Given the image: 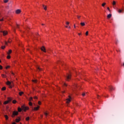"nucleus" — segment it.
<instances>
[{
	"instance_id": "nucleus-1",
	"label": "nucleus",
	"mask_w": 124,
	"mask_h": 124,
	"mask_svg": "<svg viewBox=\"0 0 124 124\" xmlns=\"http://www.w3.org/2000/svg\"><path fill=\"white\" fill-rule=\"evenodd\" d=\"M117 11L118 13H124V7H123L121 9L117 8Z\"/></svg>"
},
{
	"instance_id": "nucleus-2",
	"label": "nucleus",
	"mask_w": 124,
	"mask_h": 124,
	"mask_svg": "<svg viewBox=\"0 0 124 124\" xmlns=\"http://www.w3.org/2000/svg\"><path fill=\"white\" fill-rule=\"evenodd\" d=\"M71 78V75L70 74H67L66 76V81H69Z\"/></svg>"
},
{
	"instance_id": "nucleus-3",
	"label": "nucleus",
	"mask_w": 124,
	"mask_h": 124,
	"mask_svg": "<svg viewBox=\"0 0 124 124\" xmlns=\"http://www.w3.org/2000/svg\"><path fill=\"white\" fill-rule=\"evenodd\" d=\"M7 85H8V86H9V88H10V89H12V88L13 87V85H12L11 84V82L8 81L7 82Z\"/></svg>"
},
{
	"instance_id": "nucleus-4",
	"label": "nucleus",
	"mask_w": 124,
	"mask_h": 124,
	"mask_svg": "<svg viewBox=\"0 0 124 124\" xmlns=\"http://www.w3.org/2000/svg\"><path fill=\"white\" fill-rule=\"evenodd\" d=\"M21 108H22V110L25 111V112H26L27 111V110H29V107H26V106H25V105L22 106Z\"/></svg>"
},
{
	"instance_id": "nucleus-5",
	"label": "nucleus",
	"mask_w": 124,
	"mask_h": 124,
	"mask_svg": "<svg viewBox=\"0 0 124 124\" xmlns=\"http://www.w3.org/2000/svg\"><path fill=\"white\" fill-rule=\"evenodd\" d=\"M18 112L17 111H14L13 112V114L12 115V118H14L15 116L18 115Z\"/></svg>"
},
{
	"instance_id": "nucleus-6",
	"label": "nucleus",
	"mask_w": 124,
	"mask_h": 124,
	"mask_svg": "<svg viewBox=\"0 0 124 124\" xmlns=\"http://www.w3.org/2000/svg\"><path fill=\"white\" fill-rule=\"evenodd\" d=\"M21 12V11L20 9H17L16 10V14H20Z\"/></svg>"
},
{
	"instance_id": "nucleus-7",
	"label": "nucleus",
	"mask_w": 124,
	"mask_h": 124,
	"mask_svg": "<svg viewBox=\"0 0 124 124\" xmlns=\"http://www.w3.org/2000/svg\"><path fill=\"white\" fill-rule=\"evenodd\" d=\"M41 51H43L45 53H46V49L45 48V47L42 46V47L41 48Z\"/></svg>"
},
{
	"instance_id": "nucleus-8",
	"label": "nucleus",
	"mask_w": 124,
	"mask_h": 124,
	"mask_svg": "<svg viewBox=\"0 0 124 124\" xmlns=\"http://www.w3.org/2000/svg\"><path fill=\"white\" fill-rule=\"evenodd\" d=\"M71 97H70V96H69V98L67 99L66 100V103H69V102H70L71 101Z\"/></svg>"
},
{
	"instance_id": "nucleus-9",
	"label": "nucleus",
	"mask_w": 124,
	"mask_h": 124,
	"mask_svg": "<svg viewBox=\"0 0 124 124\" xmlns=\"http://www.w3.org/2000/svg\"><path fill=\"white\" fill-rule=\"evenodd\" d=\"M20 121H21V118H20V117H18V118H16V123H19V122H20Z\"/></svg>"
},
{
	"instance_id": "nucleus-10",
	"label": "nucleus",
	"mask_w": 124,
	"mask_h": 124,
	"mask_svg": "<svg viewBox=\"0 0 124 124\" xmlns=\"http://www.w3.org/2000/svg\"><path fill=\"white\" fill-rule=\"evenodd\" d=\"M109 90L110 91H114L115 90V88L112 86H109Z\"/></svg>"
},
{
	"instance_id": "nucleus-11",
	"label": "nucleus",
	"mask_w": 124,
	"mask_h": 124,
	"mask_svg": "<svg viewBox=\"0 0 124 124\" xmlns=\"http://www.w3.org/2000/svg\"><path fill=\"white\" fill-rule=\"evenodd\" d=\"M39 109V106H38L37 107L34 108V110L35 111H37Z\"/></svg>"
},
{
	"instance_id": "nucleus-12",
	"label": "nucleus",
	"mask_w": 124,
	"mask_h": 124,
	"mask_svg": "<svg viewBox=\"0 0 124 124\" xmlns=\"http://www.w3.org/2000/svg\"><path fill=\"white\" fill-rule=\"evenodd\" d=\"M37 69L38 71H41L42 70V69L40 68V67L37 66Z\"/></svg>"
},
{
	"instance_id": "nucleus-13",
	"label": "nucleus",
	"mask_w": 124,
	"mask_h": 124,
	"mask_svg": "<svg viewBox=\"0 0 124 124\" xmlns=\"http://www.w3.org/2000/svg\"><path fill=\"white\" fill-rule=\"evenodd\" d=\"M2 32H3V35H6V34H7V31H3Z\"/></svg>"
},
{
	"instance_id": "nucleus-14",
	"label": "nucleus",
	"mask_w": 124,
	"mask_h": 124,
	"mask_svg": "<svg viewBox=\"0 0 124 124\" xmlns=\"http://www.w3.org/2000/svg\"><path fill=\"white\" fill-rule=\"evenodd\" d=\"M43 7L45 10H47V6H45V5H43Z\"/></svg>"
},
{
	"instance_id": "nucleus-15",
	"label": "nucleus",
	"mask_w": 124,
	"mask_h": 124,
	"mask_svg": "<svg viewBox=\"0 0 124 124\" xmlns=\"http://www.w3.org/2000/svg\"><path fill=\"white\" fill-rule=\"evenodd\" d=\"M11 53H12V50H11V49H10L8 52H7V54L8 55H10V54H11Z\"/></svg>"
},
{
	"instance_id": "nucleus-16",
	"label": "nucleus",
	"mask_w": 124,
	"mask_h": 124,
	"mask_svg": "<svg viewBox=\"0 0 124 124\" xmlns=\"http://www.w3.org/2000/svg\"><path fill=\"white\" fill-rule=\"evenodd\" d=\"M23 94H24V92H20L19 93V94L20 96L22 95Z\"/></svg>"
},
{
	"instance_id": "nucleus-17",
	"label": "nucleus",
	"mask_w": 124,
	"mask_h": 124,
	"mask_svg": "<svg viewBox=\"0 0 124 124\" xmlns=\"http://www.w3.org/2000/svg\"><path fill=\"white\" fill-rule=\"evenodd\" d=\"M8 103H9V101H6L4 102V104H8Z\"/></svg>"
},
{
	"instance_id": "nucleus-18",
	"label": "nucleus",
	"mask_w": 124,
	"mask_h": 124,
	"mask_svg": "<svg viewBox=\"0 0 124 124\" xmlns=\"http://www.w3.org/2000/svg\"><path fill=\"white\" fill-rule=\"evenodd\" d=\"M18 112H22V108H18Z\"/></svg>"
},
{
	"instance_id": "nucleus-19",
	"label": "nucleus",
	"mask_w": 124,
	"mask_h": 124,
	"mask_svg": "<svg viewBox=\"0 0 124 124\" xmlns=\"http://www.w3.org/2000/svg\"><path fill=\"white\" fill-rule=\"evenodd\" d=\"M105 5H106V3H105V2L102 4V6H103V7H104V6H105Z\"/></svg>"
},
{
	"instance_id": "nucleus-20",
	"label": "nucleus",
	"mask_w": 124,
	"mask_h": 124,
	"mask_svg": "<svg viewBox=\"0 0 124 124\" xmlns=\"http://www.w3.org/2000/svg\"><path fill=\"white\" fill-rule=\"evenodd\" d=\"M32 82H33V83H37V80L36 79L32 80Z\"/></svg>"
},
{
	"instance_id": "nucleus-21",
	"label": "nucleus",
	"mask_w": 124,
	"mask_h": 124,
	"mask_svg": "<svg viewBox=\"0 0 124 124\" xmlns=\"http://www.w3.org/2000/svg\"><path fill=\"white\" fill-rule=\"evenodd\" d=\"M112 5H116V1H113Z\"/></svg>"
},
{
	"instance_id": "nucleus-22",
	"label": "nucleus",
	"mask_w": 124,
	"mask_h": 124,
	"mask_svg": "<svg viewBox=\"0 0 124 124\" xmlns=\"http://www.w3.org/2000/svg\"><path fill=\"white\" fill-rule=\"evenodd\" d=\"M80 25H81V26H85V23H84V22H81V23H80Z\"/></svg>"
},
{
	"instance_id": "nucleus-23",
	"label": "nucleus",
	"mask_w": 124,
	"mask_h": 124,
	"mask_svg": "<svg viewBox=\"0 0 124 124\" xmlns=\"http://www.w3.org/2000/svg\"><path fill=\"white\" fill-rule=\"evenodd\" d=\"M5 90H6V88H5V87L2 88V91H5Z\"/></svg>"
},
{
	"instance_id": "nucleus-24",
	"label": "nucleus",
	"mask_w": 124,
	"mask_h": 124,
	"mask_svg": "<svg viewBox=\"0 0 124 124\" xmlns=\"http://www.w3.org/2000/svg\"><path fill=\"white\" fill-rule=\"evenodd\" d=\"M4 117H5L6 120H8V116L7 115H5Z\"/></svg>"
},
{
	"instance_id": "nucleus-25",
	"label": "nucleus",
	"mask_w": 124,
	"mask_h": 124,
	"mask_svg": "<svg viewBox=\"0 0 124 124\" xmlns=\"http://www.w3.org/2000/svg\"><path fill=\"white\" fill-rule=\"evenodd\" d=\"M29 101L31 102V100H32V97H30V98H29Z\"/></svg>"
},
{
	"instance_id": "nucleus-26",
	"label": "nucleus",
	"mask_w": 124,
	"mask_h": 124,
	"mask_svg": "<svg viewBox=\"0 0 124 124\" xmlns=\"http://www.w3.org/2000/svg\"><path fill=\"white\" fill-rule=\"evenodd\" d=\"M30 120V117H27L26 118V121H29Z\"/></svg>"
},
{
	"instance_id": "nucleus-27",
	"label": "nucleus",
	"mask_w": 124,
	"mask_h": 124,
	"mask_svg": "<svg viewBox=\"0 0 124 124\" xmlns=\"http://www.w3.org/2000/svg\"><path fill=\"white\" fill-rule=\"evenodd\" d=\"M4 2L5 3H6L7 2H8V0H4Z\"/></svg>"
},
{
	"instance_id": "nucleus-28",
	"label": "nucleus",
	"mask_w": 124,
	"mask_h": 124,
	"mask_svg": "<svg viewBox=\"0 0 124 124\" xmlns=\"http://www.w3.org/2000/svg\"><path fill=\"white\" fill-rule=\"evenodd\" d=\"M29 105L30 106H32V103L31 102H29Z\"/></svg>"
},
{
	"instance_id": "nucleus-29",
	"label": "nucleus",
	"mask_w": 124,
	"mask_h": 124,
	"mask_svg": "<svg viewBox=\"0 0 124 124\" xmlns=\"http://www.w3.org/2000/svg\"><path fill=\"white\" fill-rule=\"evenodd\" d=\"M17 102L16 101V100H13V103H14V104H15V103H16Z\"/></svg>"
},
{
	"instance_id": "nucleus-30",
	"label": "nucleus",
	"mask_w": 124,
	"mask_h": 124,
	"mask_svg": "<svg viewBox=\"0 0 124 124\" xmlns=\"http://www.w3.org/2000/svg\"><path fill=\"white\" fill-rule=\"evenodd\" d=\"M63 86H65V87H67V84H66V83H64L63 84Z\"/></svg>"
},
{
	"instance_id": "nucleus-31",
	"label": "nucleus",
	"mask_w": 124,
	"mask_h": 124,
	"mask_svg": "<svg viewBox=\"0 0 124 124\" xmlns=\"http://www.w3.org/2000/svg\"><path fill=\"white\" fill-rule=\"evenodd\" d=\"M45 116H48V113H47V112H45Z\"/></svg>"
},
{
	"instance_id": "nucleus-32",
	"label": "nucleus",
	"mask_w": 124,
	"mask_h": 124,
	"mask_svg": "<svg viewBox=\"0 0 124 124\" xmlns=\"http://www.w3.org/2000/svg\"><path fill=\"white\" fill-rule=\"evenodd\" d=\"M1 76H2V77H3V78H4V77H5L6 76L2 74V75H1Z\"/></svg>"
},
{
	"instance_id": "nucleus-33",
	"label": "nucleus",
	"mask_w": 124,
	"mask_h": 124,
	"mask_svg": "<svg viewBox=\"0 0 124 124\" xmlns=\"http://www.w3.org/2000/svg\"><path fill=\"white\" fill-rule=\"evenodd\" d=\"M82 95L83 96H85L86 95V93H83L82 94Z\"/></svg>"
},
{
	"instance_id": "nucleus-34",
	"label": "nucleus",
	"mask_w": 124,
	"mask_h": 124,
	"mask_svg": "<svg viewBox=\"0 0 124 124\" xmlns=\"http://www.w3.org/2000/svg\"><path fill=\"white\" fill-rule=\"evenodd\" d=\"M88 34H89V31H86V35H88Z\"/></svg>"
},
{
	"instance_id": "nucleus-35",
	"label": "nucleus",
	"mask_w": 124,
	"mask_h": 124,
	"mask_svg": "<svg viewBox=\"0 0 124 124\" xmlns=\"http://www.w3.org/2000/svg\"><path fill=\"white\" fill-rule=\"evenodd\" d=\"M9 67H10V66H7V67H6V69L9 68Z\"/></svg>"
},
{
	"instance_id": "nucleus-36",
	"label": "nucleus",
	"mask_w": 124,
	"mask_h": 124,
	"mask_svg": "<svg viewBox=\"0 0 124 124\" xmlns=\"http://www.w3.org/2000/svg\"><path fill=\"white\" fill-rule=\"evenodd\" d=\"M4 48H5V46H1V49H4Z\"/></svg>"
},
{
	"instance_id": "nucleus-37",
	"label": "nucleus",
	"mask_w": 124,
	"mask_h": 124,
	"mask_svg": "<svg viewBox=\"0 0 124 124\" xmlns=\"http://www.w3.org/2000/svg\"><path fill=\"white\" fill-rule=\"evenodd\" d=\"M7 58L10 59V56H9V55L7 56Z\"/></svg>"
},
{
	"instance_id": "nucleus-38",
	"label": "nucleus",
	"mask_w": 124,
	"mask_h": 124,
	"mask_svg": "<svg viewBox=\"0 0 124 124\" xmlns=\"http://www.w3.org/2000/svg\"><path fill=\"white\" fill-rule=\"evenodd\" d=\"M38 104H39V105H40L41 104V102L39 101L38 102Z\"/></svg>"
},
{
	"instance_id": "nucleus-39",
	"label": "nucleus",
	"mask_w": 124,
	"mask_h": 124,
	"mask_svg": "<svg viewBox=\"0 0 124 124\" xmlns=\"http://www.w3.org/2000/svg\"><path fill=\"white\" fill-rule=\"evenodd\" d=\"M108 19H110L111 18V16H108Z\"/></svg>"
},
{
	"instance_id": "nucleus-40",
	"label": "nucleus",
	"mask_w": 124,
	"mask_h": 124,
	"mask_svg": "<svg viewBox=\"0 0 124 124\" xmlns=\"http://www.w3.org/2000/svg\"><path fill=\"white\" fill-rule=\"evenodd\" d=\"M0 69H2V66L0 65Z\"/></svg>"
},
{
	"instance_id": "nucleus-41",
	"label": "nucleus",
	"mask_w": 124,
	"mask_h": 124,
	"mask_svg": "<svg viewBox=\"0 0 124 124\" xmlns=\"http://www.w3.org/2000/svg\"><path fill=\"white\" fill-rule=\"evenodd\" d=\"M16 28H17V29H19V25H18V24H17V25H16Z\"/></svg>"
},
{
	"instance_id": "nucleus-42",
	"label": "nucleus",
	"mask_w": 124,
	"mask_h": 124,
	"mask_svg": "<svg viewBox=\"0 0 124 124\" xmlns=\"http://www.w3.org/2000/svg\"><path fill=\"white\" fill-rule=\"evenodd\" d=\"M107 9L108 10V11H110V8H109V7H108V8H107Z\"/></svg>"
},
{
	"instance_id": "nucleus-43",
	"label": "nucleus",
	"mask_w": 124,
	"mask_h": 124,
	"mask_svg": "<svg viewBox=\"0 0 124 124\" xmlns=\"http://www.w3.org/2000/svg\"><path fill=\"white\" fill-rule=\"evenodd\" d=\"M108 16H112V14H108Z\"/></svg>"
},
{
	"instance_id": "nucleus-44",
	"label": "nucleus",
	"mask_w": 124,
	"mask_h": 124,
	"mask_svg": "<svg viewBox=\"0 0 124 124\" xmlns=\"http://www.w3.org/2000/svg\"><path fill=\"white\" fill-rule=\"evenodd\" d=\"M66 24L67 25H69V22H66Z\"/></svg>"
},
{
	"instance_id": "nucleus-45",
	"label": "nucleus",
	"mask_w": 124,
	"mask_h": 124,
	"mask_svg": "<svg viewBox=\"0 0 124 124\" xmlns=\"http://www.w3.org/2000/svg\"><path fill=\"white\" fill-rule=\"evenodd\" d=\"M2 21H3V19H0V21H1V22H2Z\"/></svg>"
},
{
	"instance_id": "nucleus-46",
	"label": "nucleus",
	"mask_w": 124,
	"mask_h": 124,
	"mask_svg": "<svg viewBox=\"0 0 124 124\" xmlns=\"http://www.w3.org/2000/svg\"><path fill=\"white\" fill-rule=\"evenodd\" d=\"M5 43L6 45H7V42H5Z\"/></svg>"
},
{
	"instance_id": "nucleus-47",
	"label": "nucleus",
	"mask_w": 124,
	"mask_h": 124,
	"mask_svg": "<svg viewBox=\"0 0 124 124\" xmlns=\"http://www.w3.org/2000/svg\"><path fill=\"white\" fill-rule=\"evenodd\" d=\"M34 98L37 99V97L35 96V97H34Z\"/></svg>"
},
{
	"instance_id": "nucleus-48",
	"label": "nucleus",
	"mask_w": 124,
	"mask_h": 124,
	"mask_svg": "<svg viewBox=\"0 0 124 124\" xmlns=\"http://www.w3.org/2000/svg\"><path fill=\"white\" fill-rule=\"evenodd\" d=\"M12 124H16V123L15 122H13Z\"/></svg>"
},
{
	"instance_id": "nucleus-49",
	"label": "nucleus",
	"mask_w": 124,
	"mask_h": 124,
	"mask_svg": "<svg viewBox=\"0 0 124 124\" xmlns=\"http://www.w3.org/2000/svg\"><path fill=\"white\" fill-rule=\"evenodd\" d=\"M78 19H80V16L78 17Z\"/></svg>"
},
{
	"instance_id": "nucleus-50",
	"label": "nucleus",
	"mask_w": 124,
	"mask_h": 124,
	"mask_svg": "<svg viewBox=\"0 0 124 124\" xmlns=\"http://www.w3.org/2000/svg\"><path fill=\"white\" fill-rule=\"evenodd\" d=\"M74 27L75 28H76V27L75 26V25H74Z\"/></svg>"
},
{
	"instance_id": "nucleus-51",
	"label": "nucleus",
	"mask_w": 124,
	"mask_h": 124,
	"mask_svg": "<svg viewBox=\"0 0 124 124\" xmlns=\"http://www.w3.org/2000/svg\"><path fill=\"white\" fill-rule=\"evenodd\" d=\"M65 28H68V26H65Z\"/></svg>"
},
{
	"instance_id": "nucleus-52",
	"label": "nucleus",
	"mask_w": 124,
	"mask_h": 124,
	"mask_svg": "<svg viewBox=\"0 0 124 124\" xmlns=\"http://www.w3.org/2000/svg\"><path fill=\"white\" fill-rule=\"evenodd\" d=\"M78 35H81V33H78Z\"/></svg>"
},
{
	"instance_id": "nucleus-53",
	"label": "nucleus",
	"mask_w": 124,
	"mask_h": 124,
	"mask_svg": "<svg viewBox=\"0 0 124 124\" xmlns=\"http://www.w3.org/2000/svg\"><path fill=\"white\" fill-rule=\"evenodd\" d=\"M42 26H44V24H42Z\"/></svg>"
},
{
	"instance_id": "nucleus-54",
	"label": "nucleus",
	"mask_w": 124,
	"mask_h": 124,
	"mask_svg": "<svg viewBox=\"0 0 124 124\" xmlns=\"http://www.w3.org/2000/svg\"><path fill=\"white\" fill-rule=\"evenodd\" d=\"M12 74H13V75H14V73H12Z\"/></svg>"
},
{
	"instance_id": "nucleus-55",
	"label": "nucleus",
	"mask_w": 124,
	"mask_h": 124,
	"mask_svg": "<svg viewBox=\"0 0 124 124\" xmlns=\"http://www.w3.org/2000/svg\"><path fill=\"white\" fill-rule=\"evenodd\" d=\"M62 93H64V91L62 92Z\"/></svg>"
},
{
	"instance_id": "nucleus-56",
	"label": "nucleus",
	"mask_w": 124,
	"mask_h": 124,
	"mask_svg": "<svg viewBox=\"0 0 124 124\" xmlns=\"http://www.w3.org/2000/svg\"><path fill=\"white\" fill-rule=\"evenodd\" d=\"M68 28H69V29H70V26H69V27H68Z\"/></svg>"
},
{
	"instance_id": "nucleus-57",
	"label": "nucleus",
	"mask_w": 124,
	"mask_h": 124,
	"mask_svg": "<svg viewBox=\"0 0 124 124\" xmlns=\"http://www.w3.org/2000/svg\"><path fill=\"white\" fill-rule=\"evenodd\" d=\"M8 43H10V41H8Z\"/></svg>"
},
{
	"instance_id": "nucleus-58",
	"label": "nucleus",
	"mask_w": 124,
	"mask_h": 124,
	"mask_svg": "<svg viewBox=\"0 0 124 124\" xmlns=\"http://www.w3.org/2000/svg\"><path fill=\"white\" fill-rule=\"evenodd\" d=\"M41 118H42V115H41Z\"/></svg>"
},
{
	"instance_id": "nucleus-59",
	"label": "nucleus",
	"mask_w": 124,
	"mask_h": 124,
	"mask_svg": "<svg viewBox=\"0 0 124 124\" xmlns=\"http://www.w3.org/2000/svg\"><path fill=\"white\" fill-rule=\"evenodd\" d=\"M97 97H98H98H99V96L97 95Z\"/></svg>"
},
{
	"instance_id": "nucleus-60",
	"label": "nucleus",
	"mask_w": 124,
	"mask_h": 124,
	"mask_svg": "<svg viewBox=\"0 0 124 124\" xmlns=\"http://www.w3.org/2000/svg\"><path fill=\"white\" fill-rule=\"evenodd\" d=\"M1 62V61L0 60V62Z\"/></svg>"
}]
</instances>
